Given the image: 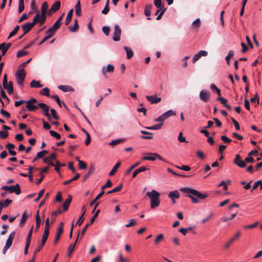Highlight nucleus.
Wrapping results in <instances>:
<instances>
[{"label": "nucleus", "instance_id": "1", "mask_svg": "<svg viewBox=\"0 0 262 262\" xmlns=\"http://www.w3.org/2000/svg\"><path fill=\"white\" fill-rule=\"evenodd\" d=\"M180 190L187 194V196L190 198L193 203L197 204L200 202L199 199L204 200L206 199L208 195L207 194H203L199 191L188 187H183L180 188Z\"/></svg>", "mask_w": 262, "mask_h": 262}, {"label": "nucleus", "instance_id": "2", "mask_svg": "<svg viewBox=\"0 0 262 262\" xmlns=\"http://www.w3.org/2000/svg\"><path fill=\"white\" fill-rule=\"evenodd\" d=\"M146 195L150 199V207L153 209L157 207L160 205V193L155 190L148 191Z\"/></svg>", "mask_w": 262, "mask_h": 262}, {"label": "nucleus", "instance_id": "3", "mask_svg": "<svg viewBox=\"0 0 262 262\" xmlns=\"http://www.w3.org/2000/svg\"><path fill=\"white\" fill-rule=\"evenodd\" d=\"M1 189L5 191H9L11 193L14 192L16 195H19L21 193L20 186L18 184H16L15 185L3 186Z\"/></svg>", "mask_w": 262, "mask_h": 262}, {"label": "nucleus", "instance_id": "4", "mask_svg": "<svg viewBox=\"0 0 262 262\" xmlns=\"http://www.w3.org/2000/svg\"><path fill=\"white\" fill-rule=\"evenodd\" d=\"M26 73L24 69L18 70L16 73L15 77L17 83L19 86H23V83L26 77Z\"/></svg>", "mask_w": 262, "mask_h": 262}, {"label": "nucleus", "instance_id": "5", "mask_svg": "<svg viewBox=\"0 0 262 262\" xmlns=\"http://www.w3.org/2000/svg\"><path fill=\"white\" fill-rule=\"evenodd\" d=\"M149 156H144L142 157V160H149L154 161L156 160V159H158L159 160L166 162V161L159 154L155 152H150L148 153Z\"/></svg>", "mask_w": 262, "mask_h": 262}, {"label": "nucleus", "instance_id": "6", "mask_svg": "<svg viewBox=\"0 0 262 262\" xmlns=\"http://www.w3.org/2000/svg\"><path fill=\"white\" fill-rule=\"evenodd\" d=\"M37 17L33 18L32 23H27L21 26V28L24 31V34L28 33L36 24Z\"/></svg>", "mask_w": 262, "mask_h": 262}, {"label": "nucleus", "instance_id": "7", "mask_svg": "<svg viewBox=\"0 0 262 262\" xmlns=\"http://www.w3.org/2000/svg\"><path fill=\"white\" fill-rule=\"evenodd\" d=\"M210 92L206 90L201 91L199 94L200 99L204 102H208L210 100Z\"/></svg>", "mask_w": 262, "mask_h": 262}, {"label": "nucleus", "instance_id": "8", "mask_svg": "<svg viewBox=\"0 0 262 262\" xmlns=\"http://www.w3.org/2000/svg\"><path fill=\"white\" fill-rule=\"evenodd\" d=\"M121 29L118 25L114 26V31L113 33V39L115 41H118L120 40Z\"/></svg>", "mask_w": 262, "mask_h": 262}, {"label": "nucleus", "instance_id": "9", "mask_svg": "<svg viewBox=\"0 0 262 262\" xmlns=\"http://www.w3.org/2000/svg\"><path fill=\"white\" fill-rule=\"evenodd\" d=\"M37 105L43 111L44 115L47 117L48 119L50 120L51 117L49 113V106L43 103H38Z\"/></svg>", "mask_w": 262, "mask_h": 262}, {"label": "nucleus", "instance_id": "10", "mask_svg": "<svg viewBox=\"0 0 262 262\" xmlns=\"http://www.w3.org/2000/svg\"><path fill=\"white\" fill-rule=\"evenodd\" d=\"M233 162L235 164H236L241 168H245L246 166L245 160L243 161L242 159L241 156L238 154L235 155V158Z\"/></svg>", "mask_w": 262, "mask_h": 262}, {"label": "nucleus", "instance_id": "11", "mask_svg": "<svg viewBox=\"0 0 262 262\" xmlns=\"http://www.w3.org/2000/svg\"><path fill=\"white\" fill-rule=\"evenodd\" d=\"M47 13H40L39 12H38L34 18H36L37 17V23H40V25H41L45 23L47 19Z\"/></svg>", "mask_w": 262, "mask_h": 262}, {"label": "nucleus", "instance_id": "12", "mask_svg": "<svg viewBox=\"0 0 262 262\" xmlns=\"http://www.w3.org/2000/svg\"><path fill=\"white\" fill-rule=\"evenodd\" d=\"M208 55L207 51L201 50L194 55L192 58V62H196L202 56H206Z\"/></svg>", "mask_w": 262, "mask_h": 262}, {"label": "nucleus", "instance_id": "13", "mask_svg": "<svg viewBox=\"0 0 262 262\" xmlns=\"http://www.w3.org/2000/svg\"><path fill=\"white\" fill-rule=\"evenodd\" d=\"M146 98L151 104H157L161 101V97H158L155 95L146 96Z\"/></svg>", "mask_w": 262, "mask_h": 262}, {"label": "nucleus", "instance_id": "14", "mask_svg": "<svg viewBox=\"0 0 262 262\" xmlns=\"http://www.w3.org/2000/svg\"><path fill=\"white\" fill-rule=\"evenodd\" d=\"M240 236H241V232L239 231H238L236 233V234L232 238H231L228 242H227L225 244V245L224 246L225 248L228 249L230 247V246L232 244V243H233L235 240L238 239Z\"/></svg>", "mask_w": 262, "mask_h": 262}, {"label": "nucleus", "instance_id": "15", "mask_svg": "<svg viewBox=\"0 0 262 262\" xmlns=\"http://www.w3.org/2000/svg\"><path fill=\"white\" fill-rule=\"evenodd\" d=\"M15 235V231H13L12 232H11L10 233V234L9 235V236H8V237L7 239L6 243L5 244V245L7 246V247H10L11 246L12 242H13V239L14 238Z\"/></svg>", "mask_w": 262, "mask_h": 262}, {"label": "nucleus", "instance_id": "16", "mask_svg": "<svg viewBox=\"0 0 262 262\" xmlns=\"http://www.w3.org/2000/svg\"><path fill=\"white\" fill-rule=\"evenodd\" d=\"M114 67L113 65L108 64L106 67H103L102 69V73L105 75L106 73H112L114 72Z\"/></svg>", "mask_w": 262, "mask_h": 262}, {"label": "nucleus", "instance_id": "17", "mask_svg": "<svg viewBox=\"0 0 262 262\" xmlns=\"http://www.w3.org/2000/svg\"><path fill=\"white\" fill-rule=\"evenodd\" d=\"M72 196L71 195H69L68 198L64 201L62 205L63 211H66L68 210L69 205L72 201Z\"/></svg>", "mask_w": 262, "mask_h": 262}, {"label": "nucleus", "instance_id": "18", "mask_svg": "<svg viewBox=\"0 0 262 262\" xmlns=\"http://www.w3.org/2000/svg\"><path fill=\"white\" fill-rule=\"evenodd\" d=\"M79 235V233H78L75 243L74 244H71L69 246V248L68 249V257H71V254H72L73 251H74V250L75 249V247L76 246V243H77V242Z\"/></svg>", "mask_w": 262, "mask_h": 262}, {"label": "nucleus", "instance_id": "19", "mask_svg": "<svg viewBox=\"0 0 262 262\" xmlns=\"http://www.w3.org/2000/svg\"><path fill=\"white\" fill-rule=\"evenodd\" d=\"M217 100L220 101L221 103L229 110H231L232 109L231 106L227 104L228 100L226 99L223 97H219L217 98Z\"/></svg>", "mask_w": 262, "mask_h": 262}, {"label": "nucleus", "instance_id": "20", "mask_svg": "<svg viewBox=\"0 0 262 262\" xmlns=\"http://www.w3.org/2000/svg\"><path fill=\"white\" fill-rule=\"evenodd\" d=\"M152 7V5L151 4L146 5L144 8V14L147 16V19L148 20H150L151 18L149 17L150 15V11L151 8Z\"/></svg>", "mask_w": 262, "mask_h": 262}, {"label": "nucleus", "instance_id": "21", "mask_svg": "<svg viewBox=\"0 0 262 262\" xmlns=\"http://www.w3.org/2000/svg\"><path fill=\"white\" fill-rule=\"evenodd\" d=\"M124 49L126 52L127 58L130 59L134 55V52L132 49L130 48L125 46L124 47Z\"/></svg>", "mask_w": 262, "mask_h": 262}, {"label": "nucleus", "instance_id": "22", "mask_svg": "<svg viewBox=\"0 0 262 262\" xmlns=\"http://www.w3.org/2000/svg\"><path fill=\"white\" fill-rule=\"evenodd\" d=\"M95 169L94 165L91 164L90 166L89 172L85 174L83 177V181H85L87 179L89 178L90 175L92 173Z\"/></svg>", "mask_w": 262, "mask_h": 262}, {"label": "nucleus", "instance_id": "23", "mask_svg": "<svg viewBox=\"0 0 262 262\" xmlns=\"http://www.w3.org/2000/svg\"><path fill=\"white\" fill-rule=\"evenodd\" d=\"M63 230L61 229V228H58L57 232L56 234L55 238L54 240V244H57L60 239V236L63 233Z\"/></svg>", "mask_w": 262, "mask_h": 262}, {"label": "nucleus", "instance_id": "24", "mask_svg": "<svg viewBox=\"0 0 262 262\" xmlns=\"http://www.w3.org/2000/svg\"><path fill=\"white\" fill-rule=\"evenodd\" d=\"M60 1H56L55 3H54L51 7V11H52L53 12H55L58 11L60 9Z\"/></svg>", "mask_w": 262, "mask_h": 262}, {"label": "nucleus", "instance_id": "25", "mask_svg": "<svg viewBox=\"0 0 262 262\" xmlns=\"http://www.w3.org/2000/svg\"><path fill=\"white\" fill-rule=\"evenodd\" d=\"M58 88L64 92L74 91V89L69 85H59Z\"/></svg>", "mask_w": 262, "mask_h": 262}, {"label": "nucleus", "instance_id": "26", "mask_svg": "<svg viewBox=\"0 0 262 262\" xmlns=\"http://www.w3.org/2000/svg\"><path fill=\"white\" fill-rule=\"evenodd\" d=\"M121 165V162H118L113 167L111 171L109 172L110 176H113L116 172L118 168L120 167Z\"/></svg>", "mask_w": 262, "mask_h": 262}, {"label": "nucleus", "instance_id": "27", "mask_svg": "<svg viewBox=\"0 0 262 262\" xmlns=\"http://www.w3.org/2000/svg\"><path fill=\"white\" fill-rule=\"evenodd\" d=\"M147 170V168L144 167V166H142V167H140V168H139L138 169L135 170L133 173V178H135L138 173L141 172H143V171H145V170Z\"/></svg>", "mask_w": 262, "mask_h": 262}, {"label": "nucleus", "instance_id": "28", "mask_svg": "<svg viewBox=\"0 0 262 262\" xmlns=\"http://www.w3.org/2000/svg\"><path fill=\"white\" fill-rule=\"evenodd\" d=\"M73 12V9L70 10V11L68 12L67 17H66V20L65 21V25L66 26H68L71 22V21L72 20Z\"/></svg>", "mask_w": 262, "mask_h": 262}, {"label": "nucleus", "instance_id": "29", "mask_svg": "<svg viewBox=\"0 0 262 262\" xmlns=\"http://www.w3.org/2000/svg\"><path fill=\"white\" fill-rule=\"evenodd\" d=\"M30 86L31 88H38L42 87L43 85L40 84V81L33 80L30 83Z\"/></svg>", "mask_w": 262, "mask_h": 262}, {"label": "nucleus", "instance_id": "30", "mask_svg": "<svg viewBox=\"0 0 262 262\" xmlns=\"http://www.w3.org/2000/svg\"><path fill=\"white\" fill-rule=\"evenodd\" d=\"M168 197L171 200H173V199L174 198L178 199L180 197V193L178 191H171L169 193Z\"/></svg>", "mask_w": 262, "mask_h": 262}, {"label": "nucleus", "instance_id": "31", "mask_svg": "<svg viewBox=\"0 0 262 262\" xmlns=\"http://www.w3.org/2000/svg\"><path fill=\"white\" fill-rule=\"evenodd\" d=\"M123 187L122 184H119L117 187L113 188L112 190H110L106 192V194H110L113 193L118 192L120 191Z\"/></svg>", "mask_w": 262, "mask_h": 262}, {"label": "nucleus", "instance_id": "32", "mask_svg": "<svg viewBox=\"0 0 262 262\" xmlns=\"http://www.w3.org/2000/svg\"><path fill=\"white\" fill-rule=\"evenodd\" d=\"M79 28V25L78 24V20L77 19H75L74 20V25L73 27H70L69 28L70 31L72 32H77Z\"/></svg>", "mask_w": 262, "mask_h": 262}, {"label": "nucleus", "instance_id": "33", "mask_svg": "<svg viewBox=\"0 0 262 262\" xmlns=\"http://www.w3.org/2000/svg\"><path fill=\"white\" fill-rule=\"evenodd\" d=\"M49 232H47V231H44L43 232V235H42V239H41V246H44L45 244H46L47 241V239L48 238V236H49Z\"/></svg>", "mask_w": 262, "mask_h": 262}, {"label": "nucleus", "instance_id": "34", "mask_svg": "<svg viewBox=\"0 0 262 262\" xmlns=\"http://www.w3.org/2000/svg\"><path fill=\"white\" fill-rule=\"evenodd\" d=\"M104 191H101L97 195V196L95 198V199L93 201H92L91 202H90V206H93L96 203V202L104 194Z\"/></svg>", "mask_w": 262, "mask_h": 262}, {"label": "nucleus", "instance_id": "35", "mask_svg": "<svg viewBox=\"0 0 262 262\" xmlns=\"http://www.w3.org/2000/svg\"><path fill=\"white\" fill-rule=\"evenodd\" d=\"M259 186H260V189L262 190V181L261 180H258L254 183L250 191L252 192L253 190L256 189Z\"/></svg>", "mask_w": 262, "mask_h": 262}, {"label": "nucleus", "instance_id": "36", "mask_svg": "<svg viewBox=\"0 0 262 262\" xmlns=\"http://www.w3.org/2000/svg\"><path fill=\"white\" fill-rule=\"evenodd\" d=\"M29 215L27 214L26 212H24L23 214L21 219L20 220V223H19V226L21 227H23L24 225V224L26 222V221Z\"/></svg>", "mask_w": 262, "mask_h": 262}, {"label": "nucleus", "instance_id": "37", "mask_svg": "<svg viewBox=\"0 0 262 262\" xmlns=\"http://www.w3.org/2000/svg\"><path fill=\"white\" fill-rule=\"evenodd\" d=\"M13 83L12 81H9L7 85V88L5 89L7 90L9 94H11L13 93Z\"/></svg>", "mask_w": 262, "mask_h": 262}, {"label": "nucleus", "instance_id": "38", "mask_svg": "<svg viewBox=\"0 0 262 262\" xmlns=\"http://www.w3.org/2000/svg\"><path fill=\"white\" fill-rule=\"evenodd\" d=\"M234 52L232 50L229 51L227 56L225 57V60L227 62V64L228 66L230 65V59L234 56Z\"/></svg>", "mask_w": 262, "mask_h": 262}, {"label": "nucleus", "instance_id": "39", "mask_svg": "<svg viewBox=\"0 0 262 262\" xmlns=\"http://www.w3.org/2000/svg\"><path fill=\"white\" fill-rule=\"evenodd\" d=\"M194 228L195 227L194 226L189 227L187 228H181L179 229V231L180 232H181L182 234H183L184 235H185L186 234L187 232L193 230Z\"/></svg>", "mask_w": 262, "mask_h": 262}, {"label": "nucleus", "instance_id": "40", "mask_svg": "<svg viewBox=\"0 0 262 262\" xmlns=\"http://www.w3.org/2000/svg\"><path fill=\"white\" fill-rule=\"evenodd\" d=\"M163 123H160L158 124H156L152 126L146 127L145 128L148 129L157 130V129H160L161 128V127L163 126Z\"/></svg>", "mask_w": 262, "mask_h": 262}, {"label": "nucleus", "instance_id": "41", "mask_svg": "<svg viewBox=\"0 0 262 262\" xmlns=\"http://www.w3.org/2000/svg\"><path fill=\"white\" fill-rule=\"evenodd\" d=\"M231 183V181L230 180H227V181H222L219 185L218 187H223V189L224 190H226L228 189L227 184H230Z\"/></svg>", "mask_w": 262, "mask_h": 262}, {"label": "nucleus", "instance_id": "42", "mask_svg": "<svg viewBox=\"0 0 262 262\" xmlns=\"http://www.w3.org/2000/svg\"><path fill=\"white\" fill-rule=\"evenodd\" d=\"M167 118V116L165 115V113H164L161 116L156 118L155 120V121L160 122V123H163L164 124V121Z\"/></svg>", "mask_w": 262, "mask_h": 262}, {"label": "nucleus", "instance_id": "43", "mask_svg": "<svg viewBox=\"0 0 262 262\" xmlns=\"http://www.w3.org/2000/svg\"><path fill=\"white\" fill-rule=\"evenodd\" d=\"M75 12L77 15H81V7L80 1H78L75 6Z\"/></svg>", "mask_w": 262, "mask_h": 262}, {"label": "nucleus", "instance_id": "44", "mask_svg": "<svg viewBox=\"0 0 262 262\" xmlns=\"http://www.w3.org/2000/svg\"><path fill=\"white\" fill-rule=\"evenodd\" d=\"M210 89L212 91H215L219 96H220L221 95V91L220 89H219L215 85V84H214V83L211 84Z\"/></svg>", "mask_w": 262, "mask_h": 262}, {"label": "nucleus", "instance_id": "45", "mask_svg": "<svg viewBox=\"0 0 262 262\" xmlns=\"http://www.w3.org/2000/svg\"><path fill=\"white\" fill-rule=\"evenodd\" d=\"M19 28L20 27L19 26H18V25L16 26L15 27V28H14L12 32H11L9 34L8 39H10V38L13 37L14 35H15L18 32V31L19 30Z\"/></svg>", "mask_w": 262, "mask_h": 262}, {"label": "nucleus", "instance_id": "46", "mask_svg": "<svg viewBox=\"0 0 262 262\" xmlns=\"http://www.w3.org/2000/svg\"><path fill=\"white\" fill-rule=\"evenodd\" d=\"M27 109L30 112L36 111L38 108V106L30 103H26Z\"/></svg>", "mask_w": 262, "mask_h": 262}, {"label": "nucleus", "instance_id": "47", "mask_svg": "<svg viewBox=\"0 0 262 262\" xmlns=\"http://www.w3.org/2000/svg\"><path fill=\"white\" fill-rule=\"evenodd\" d=\"M40 94L46 96L47 97H50V90L48 88H45L41 90L40 92Z\"/></svg>", "mask_w": 262, "mask_h": 262}, {"label": "nucleus", "instance_id": "48", "mask_svg": "<svg viewBox=\"0 0 262 262\" xmlns=\"http://www.w3.org/2000/svg\"><path fill=\"white\" fill-rule=\"evenodd\" d=\"M48 9V5L47 2H45L42 3L41 8V12L42 13H47V11Z\"/></svg>", "mask_w": 262, "mask_h": 262}, {"label": "nucleus", "instance_id": "49", "mask_svg": "<svg viewBox=\"0 0 262 262\" xmlns=\"http://www.w3.org/2000/svg\"><path fill=\"white\" fill-rule=\"evenodd\" d=\"M192 27L194 29L198 28L201 26V21L200 18L196 19L192 24Z\"/></svg>", "mask_w": 262, "mask_h": 262}, {"label": "nucleus", "instance_id": "50", "mask_svg": "<svg viewBox=\"0 0 262 262\" xmlns=\"http://www.w3.org/2000/svg\"><path fill=\"white\" fill-rule=\"evenodd\" d=\"M236 215V213H234V214H232L231 215V217H227L226 216H224L221 219V220L224 222H226L231 221V220L233 219L235 217Z\"/></svg>", "mask_w": 262, "mask_h": 262}, {"label": "nucleus", "instance_id": "51", "mask_svg": "<svg viewBox=\"0 0 262 262\" xmlns=\"http://www.w3.org/2000/svg\"><path fill=\"white\" fill-rule=\"evenodd\" d=\"M49 133L52 137L56 138L58 140H59L61 138L60 135L59 133H58L54 130H51L49 131Z\"/></svg>", "mask_w": 262, "mask_h": 262}, {"label": "nucleus", "instance_id": "52", "mask_svg": "<svg viewBox=\"0 0 262 262\" xmlns=\"http://www.w3.org/2000/svg\"><path fill=\"white\" fill-rule=\"evenodd\" d=\"M33 229V226H32V227L31 228L30 230H29V231L28 233L26 242L31 243V237H32V235Z\"/></svg>", "mask_w": 262, "mask_h": 262}, {"label": "nucleus", "instance_id": "53", "mask_svg": "<svg viewBox=\"0 0 262 262\" xmlns=\"http://www.w3.org/2000/svg\"><path fill=\"white\" fill-rule=\"evenodd\" d=\"M124 141H125V139H119L112 141L109 144L110 145L115 146V145H116Z\"/></svg>", "mask_w": 262, "mask_h": 262}, {"label": "nucleus", "instance_id": "54", "mask_svg": "<svg viewBox=\"0 0 262 262\" xmlns=\"http://www.w3.org/2000/svg\"><path fill=\"white\" fill-rule=\"evenodd\" d=\"M140 162H137L134 165H132L125 172L126 174H129L132 170H133L135 168L138 166L140 164Z\"/></svg>", "mask_w": 262, "mask_h": 262}, {"label": "nucleus", "instance_id": "55", "mask_svg": "<svg viewBox=\"0 0 262 262\" xmlns=\"http://www.w3.org/2000/svg\"><path fill=\"white\" fill-rule=\"evenodd\" d=\"M154 5L158 9H162L163 7L162 5V0H154Z\"/></svg>", "mask_w": 262, "mask_h": 262}, {"label": "nucleus", "instance_id": "56", "mask_svg": "<svg viewBox=\"0 0 262 262\" xmlns=\"http://www.w3.org/2000/svg\"><path fill=\"white\" fill-rule=\"evenodd\" d=\"M4 46H5V42H3L0 44V50H2V54L1 55L2 57L6 54L7 51H8V50L5 48Z\"/></svg>", "mask_w": 262, "mask_h": 262}, {"label": "nucleus", "instance_id": "57", "mask_svg": "<svg viewBox=\"0 0 262 262\" xmlns=\"http://www.w3.org/2000/svg\"><path fill=\"white\" fill-rule=\"evenodd\" d=\"M79 168L80 169H85L86 168V164L81 160H78Z\"/></svg>", "mask_w": 262, "mask_h": 262}, {"label": "nucleus", "instance_id": "58", "mask_svg": "<svg viewBox=\"0 0 262 262\" xmlns=\"http://www.w3.org/2000/svg\"><path fill=\"white\" fill-rule=\"evenodd\" d=\"M44 231L50 232V220L47 218L45 221V227Z\"/></svg>", "mask_w": 262, "mask_h": 262}, {"label": "nucleus", "instance_id": "59", "mask_svg": "<svg viewBox=\"0 0 262 262\" xmlns=\"http://www.w3.org/2000/svg\"><path fill=\"white\" fill-rule=\"evenodd\" d=\"M164 238V235L163 234H159L155 241V244H158Z\"/></svg>", "mask_w": 262, "mask_h": 262}, {"label": "nucleus", "instance_id": "60", "mask_svg": "<svg viewBox=\"0 0 262 262\" xmlns=\"http://www.w3.org/2000/svg\"><path fill=\"white\" fill-rule=\"evenodd\" d=\"M176 167L180 169L184 170V171H189L191 169V168L187 165H182L181 166H179L176 165Z\"/></svg>", "mask_w": 262, "mask_h": 262}, {"label": "nucleus", "instance_id": "61", "mask_svg": "<svg viewBox=\"0 0 262 262\" xmlns=\"http://www.w3.org/2000/svg\"><path fill=\"white\" fill-rule=\"evenodd\" d=\"M0 113L4 117H5L6 118H10V114L6 111L5 110L2 108L0 111Z\"/></svg>", "mask_w": 262, "mask_h": 262}, {"label": "nucleus", "instance_id": "62", "mask_svg": "<svg viewBox=\"0 0 262 262\" xmlns=\"http://www.w3.org/2000/svg\"><path fill=\"white\" fill-rule=\"evenodd\" d=\"M50 112H51V115H52V117H53L54 119H56V120H58L59 119V117L57 115V114L56 113V111H55V109L51 108L50 110Z\"/></svg>", "mask_w": 262, "mask_h": 262}, {"label": "nucleus", "instance_id": "63", "mask_svg": "<svg viewBox=\"0 0 262 262\" xmlns=\"http://www.w3.org/2000/svg\"><path fill=\"white\" fill-rule=\"evenodd\" d=\"M245 164H246L247 163H254L255 162V160H254V158H252V156H248L247 157H246L245 159Z\"/></svg>", "mask_w": 262, "mask_h": 262}, {"label": "nucleus", "instance_id": "64", "mask_svg": "<svg viewBox=\"0 0 262 262\" xmlns=\"http://www.w3.org/2000/svg\"><path fill=\"white\" fill-rule=\"evenodd\" d=\"M103 32L106 35L108 36L110 34V28L108 27L103 26L102 28Z\"/></svg>", "mask_w": 262, "mask_h": 262}]
</instances>
